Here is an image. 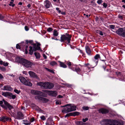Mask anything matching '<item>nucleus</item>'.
Returning <instances> with one entry per match:
<instances>
[{"mask_svg": "<svg viewBox=\"0 0 125 125\" xmlns=\"http://www.w3.org/2000/svg\"><path fill=\"white\" fill-rule=\"evenodd\" d=\"M3 62L2 61H0V64L1 65H2Z\"/></svg>", "mask_w": 125, "mask_h": 125, "instance_id": "62", "label": "nucleus"}, {"mask_svg": "<svg viewBox=\"0 0 125 125\" xmlns=\"http://www.w3.org/2000/svg\"><path fill=\"white\" fill-rule=\"evenodd\" d=\"M107 6V4L106 3H104L103 4V6L105 8H106Z\"/></svg>", "mask_w": 125, "mask_h": 125, "instance_id": "54", "label": "nucleus"}, {"mask_svg": "<svg viewBox=\"0 0 125 125\" xmlns=\"http://www.w3.org/2000/svg\"><path fill=\"white\" fill-rule=\"evenodd\" d=\"M106 61V60H102V61L104 62V64H105V65H104L102 66L103 68H104V70H105L106 68V64L105 62Z\"/></svg>", "mask_w": 125, "mask_h": 125, "instance_id": "34", "label": "nucleus"}, {"mask_svg": "<svg viewBox=\"0 0 125 125\" xmlns=\"http://www.w3.org/2000/svg\"><path fill=\"white\" fill-rule=\"evenodd\" d=\"M85 49L86 52L89 55H90L91 52L90 49L88 46L86 45L85 46Z\"/></svg>", "mask_w": 125, "mask_h": 125, "instance_id": "23", "label": "nucleus"}, {"mask_svg": "<svg viewBox=\"0 0 125 125\" xmlns=\"http://www.w3.org/2000/svg\"><path fill=\"white\" fill-rule=\"evenodd\" d=\"M99 34L100 35H103V34L102 32V31H100V32H99Z\"/></svg>", "mask_w": 125, "mask_h": 125, "instance_id": "60", "label": "nucleus"}, {"mask_svg": "<svg viewBox=\"0 0 125 125\" xmlns=\"http://www.w3.org/2000/svg\"><path fill=\"white\" fill-rule=\"evenodd\" d=\"M118 18L120 19L121 20H122L123 18V15H121L119 14L118 16Z\"/></svg>", "mask_w": 125, "mask_h": 125, "instance_id": "39", "label": "nucleus"}, {"mask_svg": "<svg viewBox=\"0 0 125 125\" xmlns=\"http://www.w3.org/2000/svg\"><path fill=\"white\" fill-rule=\"evenodd\" d=\"M72 36L67 33L65 34L62 35L60 41L61 42H63L66 41L68 43H69L71 41Z\"/></svg>", "mask_w": 125, "mask_h": 125, "instance_id": "5", "label": "nucleus"}, {"mask_svg": "<svg viewBox=\"0 0 125 125\" xmlns=\"http://www.w3.org/2000/svg\"><path fill=\"white\" fill-rule=\"evenodd\" d=\"M89 107L88 106H84L83 107V109L85 110H88L89 109Z\"/></svg>", "mask_w": 125, "mask_h": 125, "instance_id": "44", "label": "nucleus"}, {"mask_svg": "<svg viewBox=\"0 0 125 125\" xmlns=\"http://www.w3.org/2000/svg\"><path fill=\"white\" fill-rule=\"evenodd\" d=\"M3 78V76H2V75L0 74V79Z\"/></svg>", "mask_w": 125, "mask_h": 125, "instance_id": "57", "label": "nucleus"}, {"mask_svg": "<svg viewBox=\"0 0 125 125\" xmlns=\"http://www.w3.org/2000/svg\"><path fill=\"white\" fill-rule=\"evenodd\" d=\"M72 116H75L79 115L80 114V113L79 112H75L72 113Z\"/></svg>", "mask_w": 125, "mask_h": 125, "instance_id": "30", "label": "nucleus"}, {"mask_svg": "<svg viewBox=\"0 0 125 125\" xmlns=\"http://www.w3.org/2000/svg\"><path fill=\"white\" fill-rule=\"evenodd\" d=\"M43 57L45 59H46L47 58V56L45 54H43Z\"/></svg>", "mask_w": 125, "mask_h": 125, "instance_id": "58", "label": "nucleus"}, {"mask_svg": "<svg viewBox=\"0 0 125 125\" xmlns=\"http://www.w3.org/2000/svg\"><path fill=\"white\" fill-rule=\"evenodd\" d=\"M67 64L68 65L70 68H71L73 70H74V69H73L72 68H71L72 66L71 62H67Z\"/></svg>", "mask_w": 125, "mask_h": 125, "instance_id": "31", "label": "nucleus"}, {"mask_svg": "<svg viewBox=\"0 0 125 125\" xmlns=\"http://www.w3.org/2000/svg\"><path fill=\"white\" fill-rule=\"evenodd\" d=\"M121 36L123 37H125V30H124L123 34L121 35Z\"/></svg>", "mask_w": 125, "mask_h": 125, "instance_id": "48", "label": "nucleus"}, {"mask_svg": "<svg viewBox=\"0 0 125 125\" xmlns=\"http://www.w3.org/2000/svg\"><path fill=\"white\" fill-rule=\"evenodd\" d=\"M66 107L62 111V112L63 113H67L76 110V106L70 104H67L63 106V107Z\"/></svg>", "mask_w": 125, "mask_h": 125, "instance_id": "4", "label": "nucleus"}, {"mask_svg": "<svg viewBox=\"0 0 125 125\" xmlns=\"http://www.w3.org/2000/svg\"><path fill=\"white\" fill-rule=\"evenodd\" d=\"M42 91L43 92L47 93L49 94L50 91L44 90Z\"/></svg>", "mask_w": 125, "mask_h": 125, "instance_id": "53", "label": "nucleus"}, {"mask_svg": "<svg viewBox=\"0 0 125 125\" xmlns=\"http://www.w3.org/2000/svg\"><path fill=\"white\" fill-rule=\"evenodd\" d=\"M3 103V101H0V104L1 106L4 108L7 109V108L4 105L2 104Z\"/></svg>", "mask_w": 125, "mask_h": 125, "instance_id": "33", "label": "nucleus"}, {"mask_svg": "<svg viewBox=\"0 0 125 125\" xmlns=\"http://www.w3.org/2000/svg\"><path fill=\"white\" fill-rule=\"evenodd\" d=\"M18 4L19 5H22V3L21 2H20Z\"/></svg>", "mask_w": 125, "mask_h": 125, "instance_id": "64", "label": "nucleus"}, {"mask_svg": "<svg viewBox=\"0 0 125 125\" xmlns=\"http://www.w3.org/2000/svg\"><path fill=\"white\" fill-rule=\"evenodd\" d=\"M32 107L33 109H35L36 110H39L40 108L37 106L35 105V104H32Z\"/></svg>", "mask_w": 125, "mask_h": 125, "instance_id": "29", "label": "nucleus"}, {"mask_svg": "<svg viewBox=\"0 0 125 125\" xmlns=\"http://www.w3.org/2000/svg\"><path fill=\"white\" fill-rule=\"evenodd\" d=\"M102 125H123L115 120L110 119H105L101 122Z\"/></svg>", "mask_w": 125, "mask_h": 125, "instance_id": "1", "label": "nucleus"}, {"mask_svg": "<svg viewBox=\"0 0 125 125\" xmlns=\"http://www.w3.org/2000/svg\"><path fill=\"white\" fill-rule=\"evenodd\" d=\"M31 92L32 94L34 95H38L43 97H46V96H45L44 93L39 91L32 90Z\"/></svg>", "mask_w": 125, "mask_h": 125, "instance_id": "9", "label": "nucleus"}, {"mask_svg": "<svg viewBox=\"0 0 125 125\" xmlns=\"http://www.w3.org/2000/svg\"><path fill=\"white\" fill-rule=\"evenodd\" d=\"M112 29H114L115 28V26L114 25H110L109 26Z\"/></svg>", "mask_w": 125, "mask_h": 125, "instance_id": "45", "label": "nucleus"}, {"mask_svg": "<svg viewBox=\"0 0 125 125\" xmlns=\"http://www.w3.org/2000/svg\"><path fill=\"white\" fill-rule=\"evenodd\" d=\"M28 73L29 74L30 76L31 77L35 78L37 79L38 78V77L36 73L32 71H29L28 72Z\"/></svg>", "mask_w": 125, "mask_h": 125, "instance_id": "12", "label": "nucleus"}, {"mask_svg": "<svg viewBox=\"0 0 125 125\" xmlns=\"http://www.w3.org/2000/svg\"><path fill=\"white\" fill-rule=\"evenodd\" d=\"M53 29L51 28H48L47 30L48 31L51 32L53 30Z\"/></svg>", "mask_w": 125, "mask_h": 125, "instance_id": "43", "label": "nucleus"}, {"mask_svg": "<svg viewBox=\"0 0 125 125\" xmlns=\"http://www.w3.org/2000/svg\"><path fill=\"white\" fill-rule=\"evenodd\" d=\"M16 47V48H17V49H20L21 48L20 46L18 44H17Z\"/></svg>", "mask_w": 125, "mask_h": 125, "instance_id": "49", "label": "nucleus"}, {"mask_svg": "<svg viewBox=\"0 0 125 125\" xmlns=\"http://www.w3.org/2000/svg\"><path fill=\"white\" fill-rule=\"evenodd\" d=\"M58 62L60 63V65L61 67L64 68H66L67 67L66 65L64 64L63 63L60 61H59Z\"/></svg>", "mask_w": 125, "mask_h": 125, "instance_id": "25", "label": "nucleus"}, {"mask_svg": "<svg viewBox=\"0 0 125 125\" xmlns=\"http://www.w3.org/2000/svg\"><path fill=\"white\" fill-rule=\"evenodd\" d=\"M34 55L37 59L39 58L40 57V55L39 53L38 52H35L34 53Z\"/></svg>", "mask_w": 125, "mask_h": 125, "instance_id": "27", "label": "nucleus"}, {"mask_svg": "<svg viewBox=\"0 0 125 125\" xmlns=\"http://www.w3.org/2000/svg\"><path fill=\"white\" fill-rule=\"evenodd\" d=\"M57 92L56 91H50L49 95L53 96H56L57 95Z\"/></svg>", "mask_w": 125, "mask_h": 125, "instance_id": "22", "label": "nucleus"}, {"mask_svg": "<svg viewBox=\"0 0 125 125\" xmlns=\"http://www.w3.org/2000/svg\"><path fill=\"white\" fill-rule=\"evenodd\" d=\"M35 99L40 101H42L43 103H45L49 101L48 99L40 96H36L35 97Z\"/></svg>", "mask_w": 125, "mask_h": 125, "instance_id": "10", "label": "nucleus"}, {"mask_svg": "<svg viewBox=\"0 0 125 125\" xmlns=\"http://www.w3.org/2000/svg\"><path fill=\"white\" fill-rule=\"evenodd\" d=\"M3 101L4 102L5 106L7 107L9 110H11L13 108V107L6 101L4 99L3 100Z\"/></svg>", "mask_w": 125, "mask_h": 125, "instance_id": "17", "label": "nucleus"}, {"mask_svg": "<svg viewBox=\"0 0 125 125\" xmlns=\"http://www.w3.org/2000/svg\"><path fill=\"white\" fill-rule=\"evenodd\" d=\"M37 85L43 87L46 89H51L54 86V84L52 83L49 82L43 83V82H38Z\"/></svg>", "mask_w": 125, "mask_h": 125, "instance_id": "3", "label": "nucleus"}, {"mask_svg": "<svg viewBox=\"0 0 125 125\" xmlns=\"http://www.w3.org/2000/svg\"><path fill=\"white\" fill-rule=\"evenodd\" d=\"M25 53L26 54H27L28 53V51L27 49H25Z\"/></svg>", "mask_w": 125, "mask_h": 125, "instance_id": "61", "label": "nucleus"}, {"mask_svg": "<svg viewBox=\"0 0 125 125\" xmlns=\"http://www.w3.org/2000/svg\"><path fill=\"white\" fill-rule=\"evenodd\" d=\"M46 69L49 72L53 73H54V71L52 70H51L47 68H46Z\"/></svg>", "mask_w": 125, "mask_h": 125, "instance_id": "40", "label": "nucleus"}, {"mask_svg": "<svg viewBox=\"0 0 125 125\" xmlns=\"http://www.w3.org/2000/svg\"><path fill=\"white\" fill-rule=\"evenodd\" d=\"M20 81L24 84L30 86H31L32 84L31 82L27 81L25 78L21 76L19 77Z\"/></svg>", "mask_w": 125, "mask_h": 125, "instance_id": "7", "label": "nucleus"}, {"mask_svg": "<svg viewBox=\"0 0 125 125\" xmlns=\"http://www.w3.org/2000/svg\"><path fill=\"white\" fill-rule=\"evenodd\" d=\"M0 70L2 71H4L6 70V69L4 67L0 66Z\"/></svg>", "mask_w": 125, "mask_h": 125, "instance_id": "38", "label": "nucleus"}, {"mask_svg": "<svg viewBox=\"0 0 125 125\" xmlns=\"http://www.w3.org/2000/svg\"><path fill=\"white\" fill-rule=\"evenodd\" d=\"M26 42L27 43H30L31 44H32L33 43V41L32 40H26Z\"/></svg>", "mask_w": 125, "mask_h": 125, "instance_id": "41", "label": "nucleus"}, {"mask_svg": "<svg viewBox=\"0 0 125 125\" xmlns=\"http://www.w3.org/2000/svg\"><path fill=\"white\" fill-rule=\"evenodd\" d=\"M75 70L77 72H79L81 71L80 68L78 67H77L75 68Z\"/></svg>", "mask_w": 125, "mask_h": 125, "instance_id": "35", "label": "nucleus"}, {"mask_svg": "<svg viewBox=\"0 0 125 125\" xmlns=\"http://www.w3.org/2000/svg\"><path fill=\"white\" fill-rule=\"evenodd\" d=\"M46 125H53L54 123L51 117H49L47 120Z\"/></svg>", "mask_w": 125, "mask_h": 125, "instance_id": "13", "label": "nucleus"}, {"mask_svg": "<svg viewBox=\"0 0 125 125\" xmlns=\"http://www.w3.org/2000/svg\"><path fill=\"white\" fill-rule=\"evenodd\" d=\"M14 91L15 93L18 94H19L20 92V91H19L17 89H14Z\"/></svg>", "mask_w": 125, "mask_h": 125, "instance_id": "47", "label": "nucleus"}, {"mask_svg": "<svg viewBox=\"0 0 125 125\" xmlns=\"http://www.w3.org/2000/svg\"><path fill=\"white\" fill-rule=\"evenodd\" d=\"M58 96V97L59 98H62L63 96H62V95H59Z\"/></svg>", "mask_w": 125, "mask_h": 125, "instance_id": "63", "label": "nucleus"}, {"mask_svg": "<svg viewBox=\"0 0 125 125\" xmlns=\"http://www.w3.org/2000/svg\"><path fill=\"white\" fill-rule=\"evenodd\" d=\"M3 18V17L1 16V15L0 14V19L1 20Z\"/></svg>", "mask_w": 125, "mask_h": 125, "instance_id": "59", "label": "nucleus"}, {"mask_svg": "<svg viewBox=\"0 0 125 125\" xmlns=\"http://www.w3.org/2000/svg\"><path fill=\"white\" fill-rule=\"evenodd\" d=\"M23 121L25 122L23 123L24 124L26 125H28L31 124V122L28 121L27 120H23Z\"/></svg>", "mask_w": 125, "mask_h": 125, "instance_id": "28", "label": "nucleus"}, {"mask_svg": "<svg viewBox=\"0 0 125 125\" xmlns=\"http://www.w3.org/2000/svg\"><path fill=\"white\" fill-rule=\"evenodd\" d=\"M25 30L27 31H28L29 30V29L28 27L27 26H25Z\"/></svg>", "mask_w": 125, "mask_h": 125, "instance_id": "55", "label": "nucleus"}, {"mask_svg": "<svg viewBox=\"0 0 125 125\" xmlns=\"http://www.w3.org/2000/svg\"><path fill=\"white\" fill-rule=\"evenodd\" d=\"M59 34L58 32L56 30H54L53 31V35L55 37L57 36Z\"/></svg>", "mask_w": 125, "mask_h": 125, "instance_id": "26", "label": "nucleus"}, {"mask_svg": "<svg viewBox=\"0 0 125 125\" xmlns=\"http://www.w3.org/2000/svg\"><path fill=\"white\" fill-rule=\"evenodd\" d=\"M11 119L6 116H2L0 117V120L2 122H5L7 121H11Z\"/></svg>", "mask_w": 125, "mask_h": 125, "instance_id": "16", "label": "nucleus"}, {"mask_svg": "<svg viewBox=\"0 0 125 125\" xmlns=\"http://www.w3.org/2000/svg\"><path fill=\"white\" fill-rule=\"evenodd\" d=\"M11 96V97L12 99H14L16 97V96L15 95H12V94Z\"/></svg>", "mask_w": 125, "mask_h": 125, "instance_id": "52", "label": "nucleus"}, {"mask_svg": "<svg viewBox=\"0 0 125 125\" xmlns=\"http://www.w3.org/2000/svg\"><path fill=\"white\" fill-rule=\"evenodd\" d=\"M34 120V118H32L31 120H30V121L31 122H32Z\"/></svg>", "mask_w": 125, "mask_h": 125, "instance_id": "56", "label": "nucleus"}, {"mask_svg": "<svg viewBox=\"0 0 125 125\" xmlns=\"http://www.w3.org/2000/svg\"><path fill=\"white\" fill-rule=\"evenodd\" d=\"M50 64L52 65L53 66L56 64V62L53 61L50 63Z\"/></svg>", "mask_w": 125, "mask_h": 125, "instance_id": "37", "label": "nucleus"}, {"mask_svg": "<svg viewBox=\"0 0 125 125\" xmlns=\"http://www.w3.org/2000/svg\"><path fill=\"white\" fill-rule=\"evenodd\" d=\"M72 113H69L65 115L64 117L65 118H66L67 117H69L70 116H72Z\"/></svg>", "mask_w": 125, "mask_h": 125, "instance_id": "36", "label": "nucleus"}, {"mask_svg": "<svg viewBox=\"0 0 125 125\" xmlns=\"http://www.w3.org/2000/svg\"><path fill=\"white\" fill-rule=\"evenodd\" d=\"M91 65L89 63H87L84 64V66L85 67H87L88 69H90L91 68H93L95 66L94 65L92 64Z\"/></svg>", "mask_w": 125, "mask_h": 125, "instance_id": "24", "label": "nucleus"}, {"mask_svg": "<svg viewBox=\"0 0 125 125\" xmlns=\"http://www.w3.org/2000/svg\"><path fill=\"white\" fill-rule=\"evenodd\" d=\"M24 118V115L22 112H19L17 113L16 119H22Z\"/></svg>", "mask_w": 125, "mask_h": 125, "instance_id": "11", "label": "nucleus"}, {"mask_svg": "<svg viewBox=\"0 0 125 125\" xmlns=\"http://www.w3.org/2000/svg\"><path fill=\"white\" fill-rule=\"evenodd\" d=\"M2 95L5 97H7L8 96H10L12 95V93L9 92H2Z\"/></svg>", "mask_w": 125, "mask_h": 125, "instance_id": "19", "label": "nucleus"}, {"mask_svg": "<svg viewBox=\"0 0 125 125\" xmlns=\"http://www.w3.org/2000/svg\"><path fill=\"white\" fill-rule=\"evenodd\" d=\"M3 90L7 91H11L12 90V88L10 86L7 85L4 86Z\"/></svg>", "mask_w": 125, "mask_h": 125, "instance_id": "20", "label": "nucleus"}, {"mask_svg": "<svg viewBox=\"0 0 125 125\" xmlns=\"http://www.w3.org/2000/svg\"><path fill=\"white\" fill-rule=\"evenodd\" d=\"M41 45V44L38 43L36 46V44L34 43L33 44V48L32 46H30L29 47L30 49L29 50V53L31 55H32L33 54V51L35 52L37 50H40V47L39 46Z\"/></svg>", "mask_w": 125, "mask_h": 125, "instance_id": "6", "label": "nucleus"}, {"mask_svg": "<svg viewBox=\"0 0 125 125\" xmlns=\"http://www.w3.org/2000/svg\"><path fill=\"white\" fill-rule=\"evenodd\" d=\"M124 30L122 28H119L118 30L117 31H116V32L118 35L121 36Z\"/></svg>", "mask_w": 125, "mask_h": 125, "instance_id": "21", "label": "nucleus"}, {"mask_svg": "<svg viewBox=\"0 0 125 125\" xmlns=\"http://www.w3.org/2000/svg\"><path fill=\"white\" fill-rule=\"evenodd\" d=\"M100 58V55L99 54H96L94 57V59H93L92 62V64L94 65V66H96L98 63V59Z\"/></svg>", "mask_w": 125, "mask_h": 125, "instance_id": "8", "label": "nucleus"}, {"mask_svg": "<svg viewBox=\"0 0 125 125\" xmlns=\"http://www.w3.org/2000/svg\"><path fill=\"white\" fill-rule=\"evenodd\" d=\"M11 1H10V3L9 4V5L10 6H11L12 7H14L15 4H13L14 0H11Z\"/></svg>", "mask_w": 125, "mask_h": 125, "instance_id": "32", "label": "nucleus"}, {"mask_svg": "<svg viewBox=\"0 0 125 125\" xmlns=\"http://www.w3.org/2000/svg\"><path fill=\"white\" fill-rule=\"evenodd\" d=\"M8 64V63L7 62H3V65L4 66H7Z\"/></svg>", "mask_w": 125, "mask_h": 125, "instance_id": "42", "label": "nucleus"}, {"mask_svg": "<svg viewBox=\"0 0 125 125\" xmlns=\"http://www.w3.org/2000/svg\"><path fill=\"white\" fill-rule=\"evenodd\" d=\"M115 74L118 77H121L122 78H124L125 76V73L123 72H120L118 71L116 72Z\"/></svg>", "mask_w": 125, "mask_h": 125, "instance_id": "15", "label": "nucleus"}, {"mask_svg": "<svg viewBox=\"0 0 125 125\" xmlns=\"http://www.w3.org/2000/svg\"><path fill=\"white\" fill-rule=\"evenodd\" d=\"M99 111V113H102L103 114H106L108 113L109 112L108 110L104 108L100 109Z\"/></svg>", "mask_w": 125, "mask_h": 125, "instance_id": "14", "label": "nucleus"}, {"mask_svg": "<svg viewBox=\"0 0 125 125\" xmlns=\"http://www.w3.org/2000/svg\"><path fill=\"white\" fill-rule=\"evenodd\" d=\"M43 120H45L46 118L44 116H42L40 117Z\"/></svg>", "mask_w": 125, "mask_h": 125, "instance_id": "46", "label": "nucleus"}, {"mask_svg": "<svg viewBox=\"0 0 125 125\" xmlns=\"http://www.w3.org/2000/svg\"><path fill=\"white\" fill-rule=\"evenodd\" d=\"M16 60L27 68L31 67L32 64V63L29 61L21 58H16Z\"/></svg>", "mask_w": 125, "mask_h": 125, "instance_id": "2", "label": "nucleus"}, {"mask_svg": "<svg viewBox=\"0 0 125 125\" xmlns=\"http://www.w3.org/2000/svg\"><path fill=\"white\" fill-rule=\"evenodd\" d=\"M88 120V118H86L85 119H82L83 121L84 122H85L86 121Z\"/></svg>", "mask_w": 125, "mask_h": 125, "instance_id": "50", "label": "nucleus"}, {"mask_svg": "<svg viewBox=\"0 0 125 125\" xmlns=\"http://www.w3.org/2000/svg\"><path fill=\"white\" fill-rule=\"evenodd\" d=\"M102 0H98L97 1V2L99 4H100L102 2Z\"/></svg>", "mask_w": 125, "mask_h": 125, "instance_id": "51", "label": "nucleus"}, {"mask_svg": "<svg viewBox=\"0 0 125 125\" xmlns=\"http://www.w3.org/2000/svg\"><path fill=\"white\" fill-rule=\"evenodd\" d=\"M45 6L46 8H48L51 5V3L48 0H46L44 2Z\"/></svg>", "mask_w": 125, "mask_h": 125, "instance_id": "18", "label": "nucleus"}]
</instances>
